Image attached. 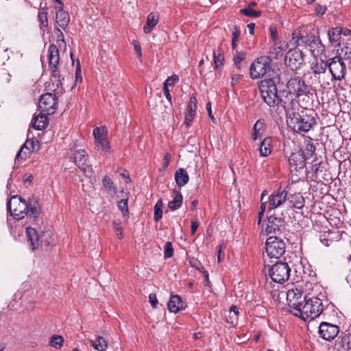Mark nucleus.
<instances>
[{"label": "nucleus", "instance_id": "f8f14e48", "mask_svg": "<svg viewBox=\"0 0 351 351\" xmlns=\"http://www.w3.org/2000/svg\"><path fill=\"white\" fill-rule=\"evenodd\" d=\"M328 69L335 81L345 80L346 74V65L341 57L335 56L328 59Z\"/></svg>", "mask_w": 351, "mask_h": 351}, {"label": "nucleus", "instance_id": "c85d7f7f", "mask_svg": "<svg viewBox=\"0 0 351 351\" xmlns=\"http://www.w3.org/2000/svg\"><path fill=\"white\" fill-rule=\"evenodd\" d=\"M175 180L177 185L180 187L186 185L189 180L187 172L182 168L178 169L175 172Z\"/></svg>", "mask_w": 351, "mask_h": 351}, {"label": "nucleus", "instance_id": "ddd939ff", "mask_svg": "<svg viewBox=\"0 0 351 351\" xmlns=\"http://www.w3.org/2000/svg\"><path fill=\"white\" fill-rule=\"evenodd\" d=\"M38 108L42 112L53 114L58 108V98L55 94L47 93L40 96Z\"/></svg>", "mask_w": 351, "mask_h": 351}, {"label": "nucleus", "instance_id": "0e129e2a", "mask_svg": "<svg viewBox=\"0 0 351 351\" xmlns=\"http://www.w3.org/2000/svg\"><path fill=\"white\" fill-rule=\"evenodd\" d=\"M271 38L274 43H276L278 38V31L276 28L270 27Z\"/></svg>", "mask_w": 351, "mask_h": 351}, {"label": "nucleus", "instance_id": "6ab92c4d", "mask_svg": "<svg viewBox=\"0 0 351 351\" xmlns=\"http://www.w3.org/2000/svg\"><path fill=\"white\" fill-rule=\"evenodd\" d=\"M288 192L286 190L275 191L268 197V212L280 206L287 201Z\"/></svg>", "mask_w": 351, "mask_h": 351}, {"label": "nucleus", "instance_id": "4c0bfd02", "mask_svg": "<svg viewBox=\"0 0 351 351\" xmlns=\"http://www.w3.org/2000/svg\"><path fill=\"white\" fill-rule=\"evenodd\" d=\"M213 59L215 69H217L219 65H223L224 58L221 49L213 51Z\"/></svg>", "mask_w": 351, "mask_h": 351}, {"label": "nucleus", "instance_id": "b1692460", "mask_svg": "<svg viewBox=\"0 0 351 351\" xmlns=\"http://www.w3.org/2000/svg\"><path fill=\"white\" fill-rule=\"evenodd\" d=\"M56 13V22L60 27L65 30L70 21L69 13L62 8H58Z\"/></svg>", "mask_w": 351, "mask_h": 351}, {"label": "nucleus", "instance_id": "338daca9", "mask_svg": "<svg viewBox=\"0 0 351 351\" xmlns=\"http://www.w3.org/2000/svg\"><path fill=\"white\" fill-rule=\"evenodd\" d=\"M254 127H255V129L258 128V130L264 131L265 130V124L261 120H258Z\"/></svg>", "mask_w": 351, "mask_h": 351}, {"label": "nucleus", "instance_id": "393cba45", "mask_svg": "<svg viewBox=\"0 0 351 351\" xmlns=\"http://www.w3.org/2000/svg\"><path fill=\"white\" fill-rule=\"evenodd\" d=\"M289 206L291 208L302 209L304 206V198L300 193L287 196Z\"/></svg>", "mask_w": 351, "mask_h": 351}, {"label": "nucleus", "instance_id": "f704fd0d", "mask_svg": "<svg viewBox=\"0 0 351 351\" xmlns=\"http://www.w3.org/2000/svg\"><path fill=\"white\" fill-rule=\"evenodd\" d=\"M91 346L97 351H106L108 348L107 341L101 336H98L95 341L90 340Z\"/></svg>", "mask_w": 351, "mask_h": 351}, {"label": "nucleus", "instance_id": "a878e982", "mask_svg": "<svg viewBox=\"0 0 351 351\" xmlns=\"http://www.w3.org/2000/svg\"><path fill=\"white\" fill-rule=\"evenodd\" d=\"M185 305L182 301L181 298L178 295H172L168 302V309L170 312L176 313L179 311L184 309Z\"/></svg>", "mask_w": 351, "mask_h": 351}, {"label": "nucleus", "instance_id": "473e14b6", "mask_svg": "<svg viewBox=\"0 0 351 351\" xmlns=\"http://www.w3.org/2000/svg\"><path fill=\"white\" fill-rule=\"evenodd\" d=\"M174 197L172 201H170L168 204V207L171 210H175L179 208L182 203L183 197L181 193L178 191H173Z\"/></svg>", "mask_w": 351, "mask_h": 351}, {"label": "nucleus", "instance_id": "bb28decb", "mask_svg": "<svg viewBox=\"0 0 351 351\" xmlns=\"http://www.w3.org/2000/svg\"><path fill=\"white\" fill-rule=\"evenodd\" d=\"M46 114L41 112L40 114L34 116L32 120V127L38 130L45 129L48 123Z\"/></svg>", "mask_w": 351, "mask_h": 351}, {"label": "nucleus", "instance_id": "69168bd1", "mask_svg": "<svg viewBox=\"0 0 351 351\" xmlns=\"http://www.w3.org/2000/svg\"><path fill=\"white\" fill-rule=\"evenodd\" d=\"M242 77L243 75L241 74H233L232 76V85L234 86L235 83L238 82Z\"/></svg>", "mask_w": 351, "mask_h": 351}, {"label": "nucleus", "instance_id": "052dcab7", "mask_svg": "<svg viewBox=\"0 0 351 351\" xmlns=\"http://www.w3.org/2000/svg\"><path fill=\"white\" fill-rule=\"evenodd\" d=\"M171 155L169 152H167L164 156V162L162 168L166 169L169 166V160H171Z\"/></svg>", "mask_w": 351, "mask_h": 351}, {"label": "nucleus", "instance_id": "a18cd8bd", "mask_svg": "<svg viewBox=\"0 0 351 351\" xmlns=\"http://www.w3.org/2000/svg\"><path fill=\"white\" fill-rule=\"evenodd\" d=\"M173 255V247L171 242H167L164 247V257L165 258H170Z\"/></svg>", "mask_w": 351, "mask_h": 351}, {"label": "nucleus", "instance_id": "09e8293b", "mask_svg": "<svg viewBox=\"0 0 351 351\" xmlns=\"http://www.w3.org/2000/svg\"><path fill=\"white\" fill-rule=\"evenodd\" d=\"M197 108V99L195 96L190 98L189 102L187 106L186 111L195 113Z\"/></svg>", "mask_w": 351, "mask_h": 351}, {"label": "nucleus", "instance_id": "0eeeda50", "mask_svg": "<svg viewBox=\"0 0 351 351\" xmlns=\"http://www.w3.org/2000/svg\"><path fill=\"white\" fill-rule=\"evenodd\" d=\"M300 311L301 315H298L297 317H300L303 320H306L307 318L315 319L323 311L322 302L317 297L306 298Z\"/></svg>", "mask_w": 351, "mask_h": 351}, {"label": "nucleus", "instance_id": "6e6552de", "mask_svg": "<svg viewBox=\"0 0 351 351\" xmlns=\"http://www.w3.org/2000/svg\"><path fill=\"white\" fill-rule=\"evenodd\" d=\"M306 296L303 295V292L298 289L294 288L288 290L287 293V300L290 312L295 316L301 315V308L306 301Z\"/></svg>", "mask_w": 351, "mask_h": 351}, {"label": "nucleus", "instance_id": "3c124183", "mask_svg": "<svg viewBox=\"0 0 351 351\" xmlns=\"http://www.w3.org/2000/svg\"><path fill=\"white\" fill-rule=\"evenodd\" d=\"M327 7L326 5H322L317 4L315 8L316 15L318 16H322L326 12Z\"/></svg>", "mask_w": 351, "mask_h": 351}, {"label": "nucleus", "instance_id": "c03bdc74", "mask_svg": "<svg viewBox=\"0 0 351 351\" xmlns=\"http://www.w3.org/2000/svg\"><path fill=\"white\" fill-rule=\"evenodd\" d=\"M26 149L29 150V153L34 151L33 141L29 142L26 141L24 145L21 147L20 150L16 154V159H19L20 157H22L21 155L24 152L25 154L26 153L24 152V149Z\"/></svg>", "mask_w": 351, "mask_h": 351}, {"label": "nucleus", "instance_id": "e2e57ef3", "mask_svg": "<svg viewBox=\"0 0 351 351\" xmlns=\"http://www.w3.org/2000/svg\"><path fill=\"white\" fill-rule=\"evenodd\" d=\"M199 223L196 219L191 220V234H194L198 228Z\"/></svg>", "mask_w": 351, "mask_h": 351}, {"label": "nucleus", "instance_id": "774afa93", "mask_svg": "<svg viewBox=\"0 0 351 351\" xmlns=\"http://www.w3.org/2000/svg\"><path fill=\"white\" fill-rule=\"evenodd\" d=\"M163 92H164V94H165L166 98L169 101H171V95H170V93H169V90L168 89V86H167V84H163Z\"/></svg>", "mask_w": 351, "mask_h": 351}, {"label": "nucleus", "instance_id": "4d7b16f0", "mask_svg": "<svg viewBox=\"0 0 351 351\" xmlns=\"http://www.w3.org/2000/svg\"><path fill=\"white\" fill-rule=\"evenodd\" d=\"M149 301L152 306L154 308H156L157 307L158 300H157L156 294H154V293L149 294Z\"/></svg>", "mask_w": 351, "mask_h": 351}, {"label": "nucleus", "instance_id": "37998d69", "mask_svg": "<svg viewBox=\"0 0 351 351\" xmlns=\"http://www.w3.org/2000/svg\"><path fill=\"white\" fill-rule=\"evenodd\" d=\"M246 58V52L244 51H236V54L234 56V62L238 69H241V62L244 60Z\"/></svg>", "mask_w": 351, "mask_h": 351}, {"label": "nucleus", "instance_id": "cd10ccee", "mask_svg": "<svg viewBox=\"0 0 351 351\" xmlns=\"http://www.w3.org/2000/svg\"><path fill=\"white\" fill-rule=\"evenodd\" d=\"M312 43L308 46L310 48L311 53L314 56H318L325 51V46L322 43L319 36L315 39H312Z\"/></svg>", "mask_w": 351, "mask_h": 351}, {"label": "nucleus", "instance_id": "72a5a7b5", "mask_svg": "<svg viewBox=\"0 0 351 351\" xmlns=\"http://www.w3.org/2000/svg\"><path fill=\"white\" fill-rule=\"evenodd\" d=\"M343 32V28L337 27H331L328 31V36L330 43H333L339 40Z\"/></svg>", "mask_w": 351, "mask_h": 351}, {"label": "nucleus", "instance_id": "4be33fe9", "mask_svg": "<svg viewBox=\"0 0 351 351\" xmlns=\"http://www.w3.org/2000/svg\"><path fill=\"white\" fill-rule=\"evenodd\" d=\"M93 135L97 145H99L104 151H108L110 144L107 140V130L105 127L97 128L93 130Z\"/></svg>", "mask_w": 351, "mask_h": 351}, {"label": "nucleus", "instance_id": "39448f33", "mask_svg": "<svg viewBox=\"0 0 351 351\" xmlns=\"http://www.w3.org/2000/svg\"><path fill=\"white\" fill-rule=\"evenodd\" d=\"M26 234L32 250L38 249L39 246L47 248L53 241L52 232L49 230L43 231L39 236L36 229L28 227L26 228Z\"/></svg>", "mask_w": 351, "mask_h": 351}, {"label": "nucleus", "instance_id": "4468645a", "mask_svg": "<svg viewBox=\"0 0 351 351\" xmlns=\"http://www.w3.org/2000/svg\"><path fill=\"white\" fill-rule=\"evenodd\" d=\"M49 67L51 73V77L58 81L57 86L61 84L60 74L57 72L58 66L60 61L59 50L54 44L49 45Z\"/></svg>", "mask_w": 351, "mask_h": 351}, {"label": "nucleus", "instance_id": "864d4df0", "mask_svg": "<svg viewBox=\"0 0 351 351\" xmlns=\"http://www.w3.org/2000/svg\"><path fill=\"white\" fill-rule=\"evenodd\" d=\"M80 81H82V77L81 75V69H80V63L79 60H77V67L75 71V82Z\"/></svg>", "mask_w": 351, "mask_h": 351}, {"label": "nucleus", "instance_id": "6e6d98bb", "mask_svg": "<svg viewBox=\"0 0 351 351\" xmlns=\"http://www.w3.org/2000/svg\"><path fill=\"white\" fill-rule=\"evenodd\" d=\"M241 34L240 29L237 25L234 26L232 34V40L234 42V40L237 41L238 38Z\"/></svg>", "mask_w": 351, "mask_h": 351}, {"label": "nucleus", "instance_id": "1a4fd4ad", "mask_svg": "<svg viewBox=\"0 0 351 351\" xmlns=\"http://www.w3.org/2000/svg\"><path fill=\"white\" fill-rule=\"evenodd\" d=\"M265 248L271 258H279L285 252L286 243L278 236H271L267 239Z\"/></svg>", "mask_w": 351, "mask_h": 351}, {"label": "nucleus", "instance_id": "c9c22d12", "mask_svg": "<svg viewBox=\"0 0 351 351\" xmlns=\"http://www.w3.org/2000/svg\"><path fill=\"white\" fill-rule=\"evenodd\" d=\"M47 14V8H42L38 12V19L41 28L48 27Z\"/></svg>", "mask_w": 351, "mask_h": 351}, {"label": "nucleus", "instance_id": "20e7f679", "mask_svg": "<svg viewBox=\"0 0 351 351\" xmlns=\"http://www.w3.org/2000/svg\"><path fill=\"white\" fill-rule=\"evenodd\" d=\"M259 90L262 99L269 107H275L279 104L276 82L274 79L262 80L259 84Z\"/></svg>", "mask_w": 351, "mask_h": 351}, {"label": "nucleus", "instance_id": "c756f323", "mask_svg": "<svg viewBox=\"0 0 351 351\" xmlns=\"http://www.w3.org/2000/svg\"><path fill=\"white\" fill-rule=\"evenodd\" d=\"M286 47L287 45L283 47L281 42L275 43L274 45L269 49V57L274 59H278L280 57H282Z\"/></svg>", "mask_w": 351, "mask_h": 351}, {"label": "nucleus", "instance_id": "5fc2aeb1", "mask_svg": "<svg viewBox=\"0 0 351 351\" xmlns=\"http://www.w3.org/2000/svg\"><path fill=\"white\" fill-rule=\"evenodd\" d=\"M133 45H134V51H135L136 53L137 54L138 57L139 58H141L142 51H141V47L139 43L136 40H134Z\"/></svg>", "mask_w": 351, "mask_h": 351}, {"label": "nucleus", "instance_id": "49530a36", "mask_svg": "<svg viewBox=\"0 0 351 351\" xmlns=\"http://www.w3.org/2000/svg\"><path fill=\"white\" fill-rule=\"evenodd\" d=\"M118 207L123 213V216L128 215V199H122L118 202Z\"/></svg>", "mask_w": 351, "mask_h": 351}, {"label": "nucleus", "instance_id": "de8ad7c7", "mask_svg": "<svg viewBox=\"0 0 351 351\" xmlns=\"http://www.w3.org/2000/svg\"><path fill=\"white\" fill-rule=\"evenodd\" d=\"M104 186L108 191H114L116 188L114 186L113 182L108 176H105L102 180Z\"/></svg>", "mask_w": 351, "mask_h": 351}, {"label": "nucleus", "instance_id": "a211bd4d", "mask_svg": "<svg viewBox=\"0 0 351 351\" xmlns=\"http://www.w3.org/2000/svg\"><path fill=\"white\" fill-rule=\"evenodd\" d=\"M73 160L75 165L84 172L86 177H91L93 169L91 165L86 164L88 156L84 149L75 151L73 154Z\"/></svg>", "mask_w": 351, "mask_h": 351}, {"label": "nucleus", "instance_id": "412c9836", "mask_svg": "<svg viewBox=\"0 0 351 351\" xmlns=\"http://www.w3.org/2000/svg\"><path fill=\"white\" fill-rule=\"evenodd\" d=\"M308 156H306L302 150H298L291 154L289 158V162L291 167L295 171L302 169L306 165V160Z\"/></svg>", "mask_w": 351, "mask_h": 351}, {"label": "nucleus", "instance_id": "7c9ffc66", "mask_svg": "<svg viewBox=\"0 0 351 351\" xmlns=\"http://www.w3.org/2000/svg\"><path fill=\"white\" fill-rule=\"evenodd\" d=\"M158 16L156 15L154 13L151 12L147 19V22L145 25L143 27V31L145 34H149L153 28L157 25L158 23Z\"/></svg>", "mask_w": 351, "mask_h": 351}, {"label": "nucleus", "instance_id": "a19ab883", "mask_svg": "<svg viewBox=\"0 0 351 351\" xmlns=\"http://www.w3.org/2000/svg\"><path fill=\"white\" fill-rule=\"evenodd\" d=\"M240 13L249 17L257 18L261 15V11H256L250 8H245L240 10Z\"/></svg>", "mask_w": 351, "mask_h": 351}, {"label": "nucleus", "instance_id": "423d86ee", "mask_svg": "<svg viewBox=\"0 0 351 351\" xmlns=\"http://www.w3.org/2000/svg\"><path fill=\"white\" fill-rule=\"evenodd\" d=\"M319 37V30L313 27L301 26L295 29L292 33V40L297 46H308L312 39Z\"/></svg>", "mask_w": 351, "mask_h": 351}, {"label": "nucleus", "instance_id": "13d9d810", "mask_svg": "<svg viewBox=\"0 0 351 351\" xmlns=\"http://www.w3.org/2000/svg\"><path fill=\"white\" fill-rule=\"evenodd\" d=\"M114 229L117 232V235L119 239H121L123 238V230L119 223H114Z\"/></svg>", "mask_w": 351, "mask_h": 351}, {"label": "nucleus", "instance_id": "603ef678", "mask_svg": "<svg viewBox=\"0 0 351 351\" xmlns=\"http://www.w3.org/2000/svg\"><path fill=\"white\" fill-rule=\"evenodd\" d=\"M179 77L177 75H173L169 77L164 82L163 84L167 86H173L177 82H178Z\"/></svg>", "mask_w": 351, "mask_h": 351}, {"label": "nucleus", "instance_id": "bf43d9fd", "mask_svg": "<svg viewBox=\"0 0 351 351\" xmlns=\"http://www.w3.org/2000/svg\"><path fill=\"white\" fill-rule=\"evenodd\" d=\"M263 131L258 130V128L255 129V127L253 128V133H252V138L255 141L259 138H261L263 135Z\"/></svg>", "mask_w": 351, "mask_h": 351}, {"label": "nucleus", "instance_id": "dca6fc26", "mask_svg": "<svg viewBox=\"0 0 351 351\" xmlns=\"http://www.w3.org/2000/svg\"><path fill=\"white\" fill-rule=\"evenodd\" d=\"M279 104H280L286 112L287 116L292 113L298 108V102L295 100V96L293 92L287 90H284L278 95Z\"/></svg>", "mask_w": 351, "mask_h": 351}, {"label": "nucleus", "instance_id": "680f3d73", "mask_svg": "<svg viewBox=\"0 0 351 351\" xmlns=\"http://www.w3.org/2000/svg\"><path fill=\"white\" fill-rule=\"evenodd\" d=\"M55 32L57 34L58 38H59L58 41L62 42V43L64 44V45H66V43H65V40H64V34L62 32V31L59 28L57 27L55 29Z\"/></svg>", "mask_w": 351, "mask_h": 351}, {"label": "nucleus", "instance_id": "9d476101", "mask_svg": "<svg viewBox=\"0 0 351 351\" xmlns=\"http://www.w3.org/2000/svg\"><path fill=\"white\" fill-rule=\"evenodd\" d=\"M290 271L287 263L278 262L269 269L268 275L274 282L282 284L289 278Z\"/></svg>", "mask_w": 351, "mask_h": 351}, {"label": "nucleus", "instance_id": "ea45409f", "mask_svg": "<svg viewBox=\"0 0 351 351\" xmlns=\"http://www.w3.org/2000/svg\"><path fill=\"white\" fill-rule=\"evenodd\" d=\"M64 339L62 336L53 335L51 337L49 345L55 348H60L62 346Z\"/></svg>", "mask_w": 351, "mask_h": 351}, {"label": "nucleus", "instance_id": "2eb2a0df", "mask_svg": "<svg viewBox=\"0 0 351 351\" xmlns=\"http://www.w3.org/2000/svg\"><path fill=\"white\" fill-rule=\"evenodd\" d=\"M304 63V53L295 47L288 51L285 57V64L292 71H297Z\"/></svg>", "mask_w": 351, "mask_h": 351}, {"label": "nucleus", "instance_id": "aec40b11", "mask_svg": "<svg viewBox=\"0 0 351 351\" xmlns=\"http://www.w3.org/2000/svg\"><path fill=\"white\" fill-rule=\"evenodd\" d=\"M339 326L328 323L322 322L319 327V335L326 341L333 340L339 334Z\"/></svg>", "mask_w": 351, "mask_h": 351}, {"label": "nucleus", "instance_id": "5701e85b", "mask_svg": "<svg viewBox=\"0 0 351 351\" xmlns=\"http://www.w3.org/2000/svg\"><path fill=\"white\" fill-rule=\"evenodd\" d=\"M328 64V60L324 61L322 59H315L311 63L310 69L315 76L320 75L326 73Z\"/></svg>", "mask_w": 351, "mask_h": 351}, {"label": "nucleus", "instance_id": "9b49d317", "mask_svg": "<svg viewBox=\"0 0 351 351\" xmlns=\"http://www.w3.org/2000/svg\"><path fill=\"white\" fill-rule=\"evenodd\" d=\"M271 59L269 56L258 58L250 66V74L252 79H258L265 75L271 69Z\"/></svg>", "mask_w": 351, "mask_h": 351}, {"label": "nucleus", "instance_id": "79ce46f5", "mask_svg": "<svg viewBox=\"0 0 351 351\" xmlns=\"http://www.w3.org/2000/svg\"><path fill=\"white\" fill-rule=\"evenodd\" d=\"M341 348L346 350H351V334L347 333L341 337Z\"/></svg>", "mask_w": 351, "mask_h": 351}, {"label": "nucleus", "instance_id": "f257e3e1", "mask_svg": "<svg viewBox=\"0 0 351 351\" xmlns=\"http://www.w3.org/2000/svg\"><path fill=\"white\" fill-rule=\"evenodd\" d=\"M8 210L13 217L17 220L28 215L33 221L36 220L41 213V206L37 197L29 198L27 203L18 195L12 196L7 203Z\"/></svg>", "mask_w": 351, "mask_h": 351}, {"label": "nucleus", "instance_id": "58836bf2", "mask_svg": "<svg viewBox=\"0 0 351 351\" xmlns=\"http://www.w3.org/2000/svg\"><path fill=\"white\" fill-rule=\"evenodd\" d=\"M162 200L160 199L158 200L154 206V219L156 221H158L162 217Z\"/></svg>", "mask_w": 351, "mask_h": 351}, {"label": "nucleus", "instance_id": "2f4dec72", "mask_svg": "<svg viewBox=\"0 0 351 351\" xmlns=\"http://www.w3.org/2000/svg\"><path fill=\"white\" fill-rule=\"evenodd\" d=\"M271 138H265L261 143L259 147V153L261 156L265 157L271 153L272 145Z\"/></svg>", "mask_w": 351, "mask_h": 351}, {"label": "nucleus", "instance_id": "8fccbe9b", "mask_svg": "<svg viewBox=\"0 0 351 351\" xmlns=\"http://www.w3.org/2000/svg\"><path fill=\"white\" fill-rule=\"evenodd\" d=\"M195 115V113L186 111L184 120V125L186 128H189L191 125Z\"/></svg>", "mask_w": 351, "mask_h": 351}, {"label": "nucleus", "instance_id": "7ed1b4c3", "mask_svg": "<svg viewBox=\"0 0 351 351\" xmlns=\"http://www.w3.org/2000/svg\"><path fill=\"white\" fill-rule=\"evenodd\" d=\"M289 118L288 124L298 133L307 132L316 124L313 112L308 113L306 110L300 112L293 111L287 116Z\"/></svg>", "mask_w": 351, "mask_h": 351}, {"label": "nucleus", "instance_id": "e433bc0d", "mask_svg": "<svg viewBox=\"0 0 351 351\" xmlns=\"http://www.w3.org/2000/svg\"><path fill=\"white\" fill-rule=\"evenodd\" d=\"M318 81L320 84V86L323 89H332L334 88L335 85L333 84V78H330L329 76L327 77H318Z\"/></svg>", "mask_w": 351, "mask_h": 351}, {"label": "nucleus", "instance_id": "f03ea898", "mask_svg": "<svg viewBox=\"0 0 351 351\" xmlns=\"http://www.w3.org/2000/svg\"><path fill=\"white\" fill-rule=\"evenodd\" d=\"M287 87L293 92L294 96L298 99V104L305 110L313 106L317 99L316 90L311 85L307 84L302 77H291L287 82Z\"/></svg>", "mask_w": 351, "mask_h": 351}, {"label": "nucleus", "instance_id": "f3484780", "mask_svg": "<svg viewBox=\"0 0 351 351\" xmlns=\"http://www.w3.org/2000/svg\"><path fill=\"white\" fill-rule=\"evenodd\" d=\"M285 230V219L282 217H277L271 215L267 218L266 228L264 230V234H281Z\"/></svg>", "mask_w": 351, "mask_h": 351}]
</instances>
